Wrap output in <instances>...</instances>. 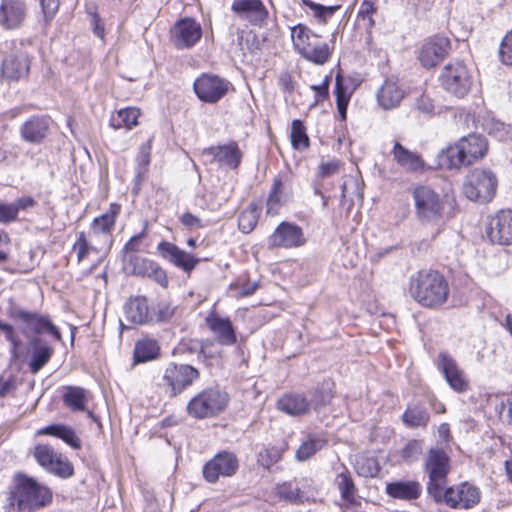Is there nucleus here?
Instances as JSON below:
<instances>
[{"instance_id":"obj_58","label":"nucleus","mask_w":512,"mask_h":512,"mask_svg":"<svg viewBox=\"0 0 512 512\" xmlns=\"http://www.w3.org/2000/svg\"><path fill=\"white\" fill-rule=\"evenodd\" d=\"M16 219L17 213L13 204L0 202V223H10Z\"/></svg>"},{"instance_id":"obj_61","label":"nucleus","mask_w":512,"mask_h":512,"mask_svg":"<svg viewBox=\"0 0 512 512\" xmlns=\"http://www.w3.org/2000/svg\"><path fill=\"white\" fill-rule=\"evenodd\" d=\"M180 221L184 226L190 229L203 227L201 219L190 212L184 213L181 216Z\"/></svg>"},{"instance_id":"obj_8","label":"nucleus","mask_w":512,"mask_h":512,"mask_svg":"<svg viewBox=\"0 0 512 512\" xmlns=\"http://www.w3.org/2000/svg\"><path fill=\"white\" fill-rule=\"evenodd\" d=\"M228 402L229 396L226 392L218 388H207L190 399L186 411L196 419L210 418L222 412Z\"/></svg>"},{"instance_id":"obj_7","label":"nucleus","mask_w":512,"mask_h":512,"mask_svg":"<svg viewBox=\"0 0 512 512\" xmlns=\"http://www.w3.org/2000/svg\"><path fill=\"white\" fill-rule=\"evenodd\" d=\"M199 378L200 372L195 367L170 362L163 370L158 385L166 395L173 398L192 386Z\"/></svg>"},{"instance_id":"obj_16","label":"nucleus","mask_w":512,"mask_h":512,"mask_svg":"<svg viewBox=\"0 0 512 512\" xmlns=\"http://www.w3.org/2000/svg\"><path fill=\"white\" fill-rule=\"evenodd\" d=\"M202 37V27L193 18L178 20L171 29V41L177 49H189Z\"/></svg>"},{"instance_id":"obj_21","label":"nucleus","mask_w":512,"mask_h":512,"mask_svg":"<svg viewBox=\"0 0 512 512\" xmlns=\"http://www.w3.org/2000/svg\"><path fill=\"white\" fill-rule=\"evenodd\" d=\"M205 322L220 345L232 346L237 342L235 328L229 318L211 312L207 315Z\"/></svg>"},{"instance_id":"obj_29","label":"nucleus","mask_w":512,"mask_h":512,"mask_svg":"<svg viewBox=\"0 0 512 512\" xmlns=\"http://www.w3.org/2000/svg\"><path fill=\"white\" fill-rule=\"evenodd\" d=\"M206 153L213 156L214 160L220 165L227 166L231 169H236L242 159V152L238 144L234 141L216 147H210L206 150Z\"/></svg>"},{"instance_id":"obj_4","label":"nucleus","mask_w":512,"mask_h":512,"mask_svg":"<svg viewBox=\"0 0 512 512\" xmlns=\"http://www.w3.org/2000/svg\"><path fill=\"white\" fill-rule=\"evenodd\" d=\"M415 215L418 221L439 231L443 223L445 205L440 195L425 185L417 186L412 191Z\"/></svg>"},{"instance_id":"obj_43","label":"nucleus","mask_w":512,"mask_h":512,"mask_svg":"<svg viewBox=\"0 0 512 512\" xmlns=\"http://www.w3.org/2000/svg\"><path fill=\"white\" fill-rule=\"evenodd\" d=\"M291 144L296 150H305L309 147V137L303 122L299 119L293 120L291 127Z\"/></svg>"},{"instance_id":"obj_31","label":"nucleus","mask_w":512,"mask_h":512,"mask_svg":"<svg viewBox=\"0 0 512 512\" xmlns=\"http://www.w3.org/2000/svg\"><path fill=\"white\" fill-rule=\"evenodd\" d=\"M29 71V59L23 52L10 55L2 63L1 73L7 80H19Z\"/></svg>"},{"instance_id":"obj_22","label":"nucleus","mask_w":512,"mask_h":512,"mask_svg":"<svg viewBox=\"0 0 512 512\" xmlns=\"http://www.w3.org/2000/svg\"><path fill=\"white\" fill-rule=\"evenodd\" d=\"M157 250L164 259L186 273H190L199 262V259L180 249L171 242H160L157 246Z\"/></svg>"},{"instance_id":"obj_5","label":"nucleus","mask_w":512,"mask_h":512,"mask_svg":"<svg viewBox=\"0 0 512 512\" xmlns=\"http://www.w3.org/2000/svg\"><path fill=\"white\" fill-rule=\"evenodd\" d=\"M52 491L31 477L20 476L13 493V503L20 511L31 512L52 502Z\"/></svg>"},{"instance_id":"obj_57","label":"nucleus","mask_w":512,"mask_h":512,"mask_svg":"<svg viewBox=\"0 0 512 512\" xmlns=\"http://www.w3.org/2000/svg\"><path fill=\"white\" fill-rule=\"evenodd\" d=\"M414 107L417 111L426 115H431L434 111L432 99L424 94H421L415 99Z\"/></svg>"},{"instance_id":"obj_26","label":"nucleus","mask_w":512,"mask_h":512,"mask_svg":"<svg viewBox=\"0 0 512 512\" xmlns=\"http://www.w3.org/2000/svg\"><path fill=\"white\" fill-rule=\"evenodd\" d=\"M119 212L120 206L117 204H111L107 212L96 217L91 224L92 236L101 237L103 243L109 245L111 243L110 236Z\"/></svg>"},{"instance_id":"obj_50","label":"nucleus","mask_w":512,"mask_h":512,"mask_svg":"<svg viewBox=\"0 0 512 512\" xmlns=\"http://www.w3.org/2000/svg\"><path fill=\"white\" fill-rule=\"evenodd\" d=\"M282 180L279 177L274 178L273 186L267 200V214H276L280 204V193Z\"/></svg>"},{"instance_id":"obj_42","label":"nucleus","mask_w":512,"mask_h":512,"mask_svg":"<svg viewBox=\"0 0 512 512\" xmlns=\"http://www.w3.org/2000/svg\"><path fill=\"white\" fill-rule=\"evenodd\" d=\"M334 482L341 494L342 499L348 503H353L356 494V488L350 473L345 469V471L337 474Z\"/></svg>"},{"instance_id":"obj_3","label":"nucleus","mask_w":512,"mask_h":512,"mask_svg":"<svg viewBox=\"0 0 512 512\" xmlns=\"http://www.w3.org/2000/svg\"><path fill=\"white\" fill-rule=\"evenodd\" d=\"M487 149L484 137L471 134L443 150L439 157L440 164L449 169L469 166L483 158Z\"/></svg>"},{"instance_id":"obj_19","label":"nucleus","mask_w":512,"mask_h":512,"mask_svg":"<svg viewBox=\"0 0 512 512\" xmlns=\"http://www.w3.org/2000/svg\"><path fill=\"white\" fill-rule=\"evenodd\" d=\"M487 235L491 242L500 245L512 244V210H500L493 216L487 227Z\"/></svg>"},{"instance_id":"obj_13","label":"nucleus","mask_w":512,"mask_h":512,"mask_svg":"<svg viewBox=\"0 0 512 512\" xmlns=\"http://www.w3.org/2000/svg\"><path fill=\"white\" fill-rule=\"evenodd\" d=\"M239 468L237 456L230 451H221L203 467V476L209 483H215L222 477L233 476Z\"/></svg>"},{"instance_id":"obj_62","label":"nucleus","mask_w":512,"mask_h":512,"mask_svg":"<svg viewBox=\"0 0 512 512\" xmlns=\"http://www.w3.org/2000/svg\"><path fill=\"white\" fill-rule=\"evenodd\" d=\"M335 82L336 102L340 100L349 101L350 94L347 93L346 88L343 85V78L340 74H337Z\"/></svg>"},{"instance_id":"obj_15","label":"nucleus","mask_w":512,"mask_h":512,"mask_svg":"<svg viewBox=\"0 0 512 512\" xmlns=\"http://www.w3.org/2000/svg\"><path fill=\"white\" fill-rule=\"evenodd\" d=\"M230 83L218 76L202 74L194 82L197 97L207 103H216L228 92Z\"/></svg>"},{"instance_id":"obj_53","label":"nucleus","mask_w":512,"mask_h":512,"mask_svg":"<svg viewBox=\"0 0 512 512\" xmlns=\"http://www.w3.org/2000/svg\"><path fill=\"white\" fill-rule=\"evenodd\" d=\"M499 55L503 64L512 65V30L502 40Z\"/></svg>"},{"instance_id":"obj_34","label":"nucleus","mask_w":512,"mask_h":512,"mask_svg":"<svg viewBox=\"0 0 512 512\" xmlns=\"http://www.w3.org/2000/svg\"><path fill=\"white\" fill-rule=\"evenodd\" d=\"M48 127L46 118L34 116L21 126L20 135L24 141L38 144L46 137Z\"/></svg>"},{"instance_id":"obj_40","label":"nucleus","mask_w":512,"mask_h":512,"mask_svg":"<svg viewBox=\"0 0 512 512\" xmlns=\"http://www.w3.org/2000/svg\"><path fill=\"white\" fill-rule=\"evenodd\" d=\"M63 401L71 410L83 411L88 401L87 392L81 387L69 386L65 389Z\"/></svg>"},{"instance_id":"obj_60","label":"nucleus","mask_w":512,"mask_h":512,"mask_svg":"<svg viewBox=\"0 0 512 512\" xmlns=\"http://www.w3.org/2000/svg\"><path fill=\"white\" fill-rule=\"evenodd\" d=\"M144 237V232L134 235L124 246V255H132L139 250V245Z\"/></svg>"},{"instance_id":"obj_49","label":"nucleus","mask_w":512,"mask_h":512,"mask_svg":"<svg viewBox=\"0 0 512 512\" xmlns=\"http://www.w3.org/2000/svg\"><path fill=\"white\" fill-rule=\"evenodd\" d=\"M282 458V452L277 447H267L258 454L257 462L264 468L269 469Z\"/></svg>"},{"instance_id":"obj_36","label":"nucleus","mask_w":512,"mask_h":512,"mask_svg":"<svg viewBox=\"0 0 512 512\" xmlns=\"http://www.w3.org/2000/svg\"><path fill=\"white\" fill-rule=\"evenodd\" d=\"M44 435L59 438L75 449H78L81 446V441L79 437L76 435L75 431L72 428L63 424L48 425L38 429L35 433V436Z\"/></svg>"},{"instance_id":"obj_2","label":"nucleus","mask_w":512,"mask_h":512,"mask_svg":"<svg viewBox=\"0 0 512 512\" xmlns=\"http://www.w3.org/2000/svg\"><path fill=\"white\" fill-rule=\"evenodd\" d=\"M408 292L421 306L434 308L447 301L449 286L438 271L423 269L410 277Z\"/></svg>"},{"instance_id":"obj_1","label":"nucleus","mask_w":512,"mask_h":512,"mask_svg":"<svg viewBox=\"0 0 512 512\" xmlns=\"http://www.w3.org/2000/svg\"><path fill=\"white\" fill-rule=\"evenodd\" d=\"M9 316L24 323L27 329L35 334L28 341V352L30 354L28 367L31 373L36 374L49 362L54 353L53 347L42 339L40 334L48 333L56 341H61L62 335L47 316L29 312L18 305H12L9 308Z\"/></svg>"},{"instance_id":"obj_17","label":"nucleus","mask_w":512,"mask_h":512,"mask_svg":"<svg viewBox=\"0 0 512 512\" xmlns=\"http://www.w3.org/2000/svg\"><path fill=\"white\" fill-rule=\"evenodd\" d=\"M437 367L455 392L463 393L468 390L469 382L466 379L465 373L451 355L441 352L438 355Z\"/></svg>"},{"instance_id":"obj_54","label":"nucleus","mask_w":512,"mask_h":512,"mask_svg":"<svg viewBox=\"0 0 512 512\" xmlns=\"http://www.w3.org/2000/svg\"><path fill=\"white\" fill-rule=\"evenodd\" d=\"M339 169L340 162L338 160L321 162L319 165L318 176L322 179H325L337 174Z\"/></svg>"},{"instance_id":"obj_48","label":"nucleus","mask_w":512,"mask_h":512,"mask_svg":"<svg viewBox=\"0 0 512 512\" xmlns=\"http://www.w3.org/2000/svg\"><path fill=\"white\" fill-rule=\"evenodd\" d=\"M73 251L76 253L79 263L86 259L90 253H98L96 247L88 242L84 232L78 234V239L73 245Z\"/></svg>"},{"instance_id":"obj_12","label":"nucleus","mask_w":512,"mask_h":512,"mask_svg":"<svg viewBox=\"0 0 512 512\" xmlns=\"http://www.w3.org/2000/svg\"><path fill=\"white\" fill-rule=\"evenodd\" d=\"M124 269L137 276L152 278L160 286H168L166 272L154 261L137 254L124 255Z\"/></svg>"},{"instance_id":"obj_35","label":"nucleus","mask_w":512,"mask_h":512,"mask_svg":"<svg viewBox=\"0 0 512 512\" xmlns=\"http://www.w3.org/2000/svg\"><path fill=\"white\" fill-rule=\"evenodd\" d=\"M403 98V89L392 79H387L377 93L379 105L386 110L397 107Z\"/></svg>"},{"instance_id":"obj_25","label":"nucleus","mask_w":512,"mask_h":512,"mask_svg":"<svg viewBox=\"0 0 512 512\" xmlns=\"http://www.w3.org/2000/svg\"><path fill=\"white\" fill-rule=\"evenodd\" d=\"M449 44V40L442 36H437L425 43L419 55L422 65L427 68L436 66L447 55Z\"/></svg>"},{"instance_id":"obj_39","label":"nucleus","mask_w":512,"mask_h":512,"mask_svg":"<svg viewBox=\"0 0 512 512\" xmlns=\"http://www.w3.org/2000/svg\"><path fill=\"white\" fill-rule=\"evenodd\" d=\"M159 346L155 340L143 339L136 342L134 347V360L136 363L151 361L159 355Z\"/></svg>"},{"instance_id":"obj_6","label":"nucleus","mask_w":512,"mask_h":512,"mask_svg":"<svg viewBox=\"0 0 512 512\" xmlns=\"http://www.w3.org/2000/svg\"><path fill=\"white\" fill-rule=\"evenodd\" d=\"M291 38L295 49L306 60L318 65L329 60L332 53L329 45L320 41L319 36L313 34L305 25L294 26L291 29Z\"/></svg>"},{"instance_id":"obj_18","label":"nucleus","mask_w":512,"mask_h":512,"mask_svg":"<svg viewBox=\"0 0 512 512\" xmlns=\"http://www.w3.org/2000/svg\"><path fill=\"white\" fill-rule=\"evenodd\" d=\"M445 503L454 509H469L480 501L479 489L469 483L448 488L444 493Z\"/></svg>"},{"instance_id":"obj_33","label":"nucleus","mask_w":512,"mask_h":512,"mask_svg":"<svg viewBox=\"0 0 512 512\" xmlns=\"http://www.w3.org/2000/svg\"><path fill=\"white\" fill-rule=\"evenodd\" d=\"M126 320L133 325H142L150 317L146 297L136 296L130 298L124 306Z\"/></svg>"},{"instance_id":"obj_20","label":"nucleus","mask_w":512,"mask_h":512,"mask_svg":"<svg viewBox=\"0 0 512 512\" xmlns=\"http://www.w3.org/2000/svg\"><path fill=\"white\" fill-rule=\"evenodd\" d=\"M268 242L271 247L297 248L303 246L306 239L300 226L285 221L278 225Z\"/></svg>"},{"instance_id":"obj_55","label":"nucleus","mask_w":512,"mask_h":512,"mask_svg":"<svg viewBox=\"0 0 512 512\" xmlns=\"http://www.w3.org/2000/svg\"><path fill=\"white\" fill-rule=\"evenodd\" d=\"M330 82L331 76L326 75L321 84L311 86V89L315 92L316 103H319L328 98Z\"/></svg>"},{"instance_id":"obj_41","label":"nucleus","mask_w":512,"mask_h":512,"mask_svg":"<svg viewBox=\"0 0 512 512\" xmlns=\"http://www.w3.org/2000/svg\"><path fill=\"white\" fill-rule=\"evenodd\" d=\"M429 418L427 410L419 406L407 408L402 415L403 423L410 428L426 426Z\"/></svg>"},{"instance_id":"obj_37","label":"nucleus","mask_w":512,"mask_h":512,"mask_svg":"<svg viewBox=\"0 0 512 512\" xmlns=\"http://www.w3.org/2000/svg\"><path fill=\"white\" fill-rule=\"evenodd\" d=\"M327 444V439L322 434L310 433L307 435L305 441L299 446L296 451L295 458L299 462H304L310 459L318 451L323 449Z\"/></svg>"},{"instance_id":"obj_52","label":"nucleus","mask_w":512,"mask_h":512,"mask_svg":"<svg viewBox=\"0 0 512 512\" xmlns=\"http://www.w3.org/2000/svg\"><path fill=\"white\" fill-rule=\"evenodd\" d=\"M258 287V282H252L250 280H247L244 282H237L235 284H232L230 286V289L232 291H235L236 297H245L254 294Z\"/></svg>"},{"instance_id":"obj_32","label":"nucleus","mask_w":512,"mask_h":512,"mask_svg":"<svg viewBox=\"0 0 512 512\" xmlns=\"http://www.w3.org/2000/svg\"><path fill=\"white\" fill-rule=\"evenodd\" d=\"M425 466L430 480L445 479L449 470V458L443 450L432 448L428 453Z\"/></svg>"},{"instance_id":"obj_30","label":"nucleus","mask_w":512,"mask_h":512,"mask_svg":"<svg viewBox=\"0 0 512 512\" xmlns=\"http://www.w3.org/2000/svg\"><path fill=\"white\" fill-rule=\"evenodd\" d=\"M392 155L396 163L406 172H420L424 170V160L422 157L406 147L400 142L395 141L392 149Z\"/></svg>"},{"instance_id":"obj_47","label":"nucleus","mask_w":512,"mask_h":512,"mask_svg":"<svg viewBox=\"0 0 512 512\" xmlns=\"http://www.w3.org/2000/svg\"><path fill=\"white\" fill-rule=\"evenodd\" d=\"M486 130L489 135L499 141H506L511 135V126L499 120L492 119L486 124Z\"/></svg>"},{"instance_id":"obj_64","label":"nucleus","mask_w":512,"mask_h":512,"mask_svg":"<svg viewBox=\"0 0 512 512\" xmlns=\"http://www.w3.org/2000/svg\"><path fill=\"white\" fill-rule=\"evenodd\" d=\"M41 5L45 15L53 17L59 8L60 0H41Z\"/></svg>"},{"instance_id":"obj_59","label":"nucleus","mask_w":512,"mask_h":512,"mask_svg":"<svg viewBox=\"0 0 512 512\" xmlns=\"http://www.w3.org/2000/svg\"><path fill=\"white\" fill-rule=\"evenodd\" d=\"M0 330H2L5 333V338L7 341H9L12 345L11 353L13 355H16L17 349L20 346L21 342L20 340L15 336L14 329L12 325L8 323H3L0 327Z\"/></svg>"},{"instance_id":"obj_9","label":"nucleus","mask_w":512,"mask_h":512,"mask_svg":"<svg viewBox=\"0 0 512 512\" xmlns=\"http://www.w3.org/2000/svg\"><path fill=\"white\" fill-rule=\"evenodd\" d=\"M497 184V177L491 170L474 169L465 178L463 193L471 201L488 202L494 197Z\"/></svg>"},{"instance_id":"obj_23","label":"nucleus","mask_w":512,"mask_h":512,"mask_svg":"<svg viewBox=\"0 0 512 512\" xmlns=\"http://www.w3.org/2000/svg\"><path fill=\"white\" fill-rule=\"evenodd\" d=\"M317 406L318 403L314 399L299 393L286 394L278 401V408L291 416L306 415Z\"/></svg>"},{"instance_id":"obj_46","label":"nucleus","mask_w":512,"mask_h":512,"mask_svg":"<svg viewBox=\"0 0 512 512\" xmlns=\"http://www.w3.org/2000/svg\"><path fill=\"white\" fill-rule=\"evenodd\" d=\"M301 3L309 7L314 12V16L321 22H326L328 18L340 9V5L324 6L311 0H300Z\"/></svg>"},{"instance_id":"obj_14","label":"nucleus","mask_w":512,"mask_h":512,"mask_svg":"<svg viewBox=\"0 0 512 512\" xmlns=\"http://www.w3.org/2000/svg\"><path fill=\"white\" fill-rule=\"evenodd\" d=\"M276 494L280 499L292 504L309 502L315 496L313 481L308 478H299L283 482L277 485Z\"/></svg>"},{"instance_id":"obj_11","label":"nucleus","mask_w":512,"mask_h":512,"mask_svg":"<svg viewBox=\"0 0 512 512\" xmlns=\"http://www.w3.org/2000/svg\"><path fill=\"white\" fill-rule=\"evenodd\" d=\"M33 456L42 468L61 478L71 477L74 473L71 462L55 452L49 445H36L33 450Z\"/></svg>"},{"instance_id":"obj_56","label":"nucleus","mask_w":512,"mask_h":512,"mask_svg":"<svg viewBox=\"0 0 512 512\" xmlns=\"http://www.w3.org/2000/svg\"><path fill=\"white\" fill-rule=\"evenodd\" d=\"M444 480L445 479H438V480L432 481L429 479V483H428V487H427L428 494L436 502L444 501V493H445V492H443L444 491V487H443Z\"/></svg>"},{"instance_id":"obj_63","label":"nucleus","mask_w":512,"mask_h":512,"mask_svg":"<svg viewBox=\"0 0 512 512\" xmlns=\"http://www.w3.org/2000/svg\"><path fill=\"white\" fill-rule=\"evenodd\" d=\"M279 85L285 92H292L295 89V82L292 78V76L285 72L282 73L279 77Z\"/></svg>"},{"instance_id":"obj_10","label":"nucleus","mask_w":512,"mask_h":512,"mask_svg":"<svg viewBox=\"0 0 512 512\" xmlns=\"http://www.w3.org/2000/svg\"><path fill=\"white\" fill-rule=\"evenodd\" d=\"M439 81L445 91L462 98L469 93L473 84V77L463 62L455 61L443 67Z\"/></svg>"},{"instance_id":"obj_24","label":"nucleus","mask_w":512,"mask_h":512,"mask_svg":"<svg viewBox=\"0 0 512 512\" xmlns=\"http://www.w3.org/2000/svg\"><path fill=\"white\" fill-rule=\"evenodd\" d=\"M231 9L253 25H261L268 16V11L261 0H234Z\"/></svg>"},{"instance_id":"obj_45","label":"nucleus","mask_w":512,"mask_h":512,"mask_svg":"<svg viewBox=\"0 0 512 512\" xmlns=\"http://www.w3.org/2000/svg\"><path fill=\"white\" fill-rule=\"evenodd\" d=\"M151 158V140L140 146L136 157V178L142 180L148 171Z\"/></svg>"},{"instance_id":"obj_28","label":"nucleus","mask_w":512,"mask_h":512,"mask_svg":"<svg viewBox=\"0 0 512 512\" xmlns=\"http://www.w3.org/2000/svg\"><path fill=\"white\" fill-rule=\"evenodd\" d=\"M385 490L394 499L412 501L420 497L422 486L416 480H397L387 483Z\"/></svg>"},{"instance_id":"obj_38","label":"nucleus","mask_w":512,"mask_h":512,"mask_svg":"<svg viewBox=\"0 0 512 512\" xmlns=\"http://www.w3.org/2000/svg\"><path fill=\"white\" fill-rule=\"evenodd\" d=\"M140 111L134 107H127L120 109L116 115H113L110 119V125L114 129L125 128L131 130L133 127L138 125V118Z\"/></svg>"},{"instance_id":"obj_27","label":"nucleus","mask_w":512,"mask_h":512,"mask_svg":"<svg viewBox=\"0 0 512 512\" xmlns=\"http://www.w3.org/2000/svg\"><path fill=\"white\" fill-rule=\"evenodd\" d=\"M25 4L22 0H2L0 24L7 29L18 27L25 17Z\"/></svg>"},{"instance_id":"obj_44","label":"nucleus","mask_w":512,"mask_h":512,"mask_svg":"<svg viewBox=\"0 0 512 512\" xmlns=\"http://www.w3.org/2000/svg\"><path fill=\"white\" fill-rule=\"evenodd\" d=\"M259 218V211L253 204L244 209L238 218V226L243 233H250L256 226Z\"/></svg>"},{"instance_id":"obj_51","label":"nucleus","mask_w":512,"mask_h":512,"mask_svg":"<svg viewBox=\"0 0 512 512\" xmlns=\"http://www.w3.org/2000/svg\"><path fill=\"white\" fill-rule=\"evenodd\" d=\"M422 450L421 440H411L404 446L401 456L405 462L412 463L419 459Z\"/></svg>"}]
</instances>
